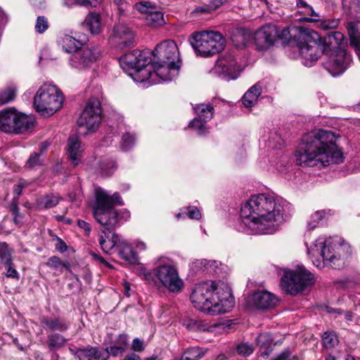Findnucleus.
Returning a JSON list of instances; mask_svg holds the SVG:
<instances>
[{
    "instance_id": "obj_46",
    "label": "nucleus",
    "mask_w": 360,
    "mask_h": 360,
    "mask_svg": "<svg viewBox=\"0 0 360 360\" xmlns=\"http://www.w3.org/2000/svg\"><path fill=\"white\" fill-rule=\"evenodd\" d=\"M257 343L261 349H262L263 347H271L273 344V339L270 334L262 333L258 335L257 338Z\"/></svg>"
},
{
    "instance_id": "obj_26",
    "label": "nucleus",
    "mask_w": 360,
    "mask_h": 360,
    "mask_svg": "<svg viewBox=\"0 0 360 360\" xmlns=\"http://www.w3.org/2000/svg\"><path fill=\"white\" fill-rule=\"evenodd\" d=\"M82 25L92 34H98L102 32L103 24L100 13L90 12L85 18Z\"/></svg>"
},
{
    "instance_id": "obj_29",
    "label": "nucleus",
    "mask_w": 360,
    "mask_h": 360,
    "mask_svg": "<svg viewBox=\"0 0 360 360\" xmlns=\"http://www.w3.org/2000/svg\"><path fill=\"white\" fill-rule=\"evenodd\" d=\"M262 94V88L259 84L253 85L243 96L242 101L245 107L250 108L255 105Z\"/></svg>"
},
{
    "instance_id": "obj_34",
    "label": "nucleus",
    "mask_w": 360,
    "mask_h": 360,
    "mask_svg": "<svg viewBox=\"0 0 360 360\" xmlns=\"http://www.w3.org/2000/svg\"><path fill=\"white\" fill-rule=\"evenodd\" d=\"M205 354V351L202 348L190 347L183 353L180 360H199Z\"/></svg>"
},
{
    "instance_id": "obj_51",
    "label": "nucleus",
    "mask_w": 360,
    "mask_h": 360,
    "mask_svg": "<svg viewBox=\"0 0 360 360\" xmlns=\"http://www.w3.org/2000/svg\"><path fill=\"white\" fill-rule=\"evenodd\" d=\"M117 168L115 162L110 161L108 163L103 162L101 164V169L105 175H111Z\"/></svg>"
},
{
    "instance_id": "obj_21",
    "label": "nucleus",
    "mask_w": 360,
    "mask_h": 360,
    "mask_svg": "<svg viewBox=\"0 0 360 360\" xmlns=\"http://www.w3.org/2000/svg\"><path fill=\"white\" fill-rule=\"evenodd\" d=\"M151 66L153 68V72L150 71L152 74V78L153 75L159 77L163 81L172 80V78L176 75L179 66L177 64H174L172 68L168 67L163 63H156V60H151Z\"/></svg>"
},
{
    "instance_id": "obj_45",
    "label": "nucleus",
    "mask_w": 360,
    "mask_h": 360,
    "mask_svg": "<svg viewBox=\"0 0 360 360\" xmlns=\"http://www.w3.org/2000/svg\"><path fill=\"white\" fill-rule=\"evenodd\" d=\"M135 137L129 133L124 134L122 137L121 148L123 151L129 150L134 144Z\"/></svg>"
},
{
    "instance_id": "obj_20",
    "label": "nucleus",
    "mask_w": 360,
    "mask_h": 360,
    "mask_svg": "<svg viewBox=\"0 0 360 360\" xmlns=\"http://www.w3.org/2000/svg\"><path fill=\"white\" fill-rule=\"evenodd\" d=\"M278 302L273 294L267 291H257L251 297L252 304L261 309H266L274 307Z\"/></svg>"
},
{
    "instance_id": "obj_19",
    "label": "nucleus",
    "mask_w": 360,
    "mask_h": 360,
    "mask_svg": "<svg viewBox=\"0 0 360 360\" xmlns=\"http://www.w3.org/2000/svg\"><path fill=\"white\" fill-rule=\"evenodd\" d=\"M101 234L99 236V244L103 252L108 254H111L114 248L120 242L118 235L115 233L117 227L113 229H108V226H102Z\"/></svg>"
},
{
    "instance_id": "obj_30",
    "label": "nucleus",
    "mask_w": 360,
    "mask_h": 360,
    "mask_svg": "<svg viewBox=\"0 0 360 360\" xmlns=\"http://www.w3.org/2000/svg\"><path fill=\"white\" fill-rule=\"evenodd\" d=\"M48 146L46 143H42L39 146L38 151L32 153L26 162V167L28 168H34L42 165L44 161L43 155L46 151Z\"/></svg>"
},
{
    "instance_id": "obj_23",
    "label": "nucleus",
    "mask_w": 360,
    "mask_h": 360,
    "mask_svg": "<svg viewBox=\"0 0 360 360\" xmlns=\"http://www.w3.org/2000/svg\"><path fill=\"white\" fill-rule=\"evenodd\" d=\"M78 360H107L108 356L105 353L103 348L97 347L87 346L86 347L79 349L76 352Z\"/></svg>"
},
{
    "instance_id": "obj_24",
    "label": "nucleus",
    "mask_w": 360,
    "mask_h": 360,
    "mask_svg": "<svg viewBox=\"0 0 360 360\" xmlns=\"http://www.w3.org/2000/svg\"><path fill=\"white\" fill-rule=\"evenodd\" d=\"M16 118L17 112L13 108L0 111V130L8 133L13 132Z\"/></svg>"
},
{
    "instance_id": "obj_63",
    "label": "nucleus",
    "mask_w": 360,
    "mask_h": 360,
    "mask_svg": "<svg viewBox=\"0 0 360 360\" xmlns=\"http://www.w3.org/2000/svg\"><path fill=\"white\" fill-rule=\"evenodd\" d=\"M338 22L337 20H328L323 22V27L326 29H332L338 25Z\"/></svg>"
},
{
    "instance_id": "obj_59",
    "label": "nucleus",
    "mask_w": 360,
    "mask_h": 360,
    "mask_svg": "<svg viewBox=\"0 0 360 360\" xmlns=\"http://www.w3.org/2000/svg\"><path fill=\"white\" fill-rule=\"evenodd\" d=\"M189 326L191 328L199 331H205L207 330L205 325L200 321H192V323H191Z\"/></svg>"
},
{
    "instance_id": "obj_42",
    "label": "nucleus",
    "mask_w": 360,
    "mask_h": 360,
    "mask_svg": "<svg viewBox=\"0 0 360 360\" xmlns=\"http://www.w3.org/2000/svg\"><path fill=\"white\" fill-rule=\"evenodd\" d=\"M60 200L61 198L57 195L49 194L41 199V204L44 208L49 209L56 206Z\"/></svg>"
},
{
    "instance_id": "obj_36",
    "label": "nucleus",
    "mask_w": 360,
    "mask_h": 360,
    "mask_svg": "<svg viewBox=\"0 0 360 360\" xmlns=\"http://www.w3.org/2000/svg\"><path fill=\"white\" fill-rule=\"evenodd\" d=\"M66 342L65 338L58 334L53 333L48 336L47 345L50 349H58L64 346Z\"/></svg>"
},
{
    "instance_id": "obj_56",
    "label": "nucleus",
    "mask_w": 360,
    "mask_h": 360,
    "mask_svg": "<svg viewBox=\"0 0 360 360\" xmlns=\"http://www.w3.org/2000/svg\"><path fill=\"white\" fill-rule=\"evenodd\" d=\"M131 348L135 352H142L144 349L143 341L139 338H135L132 342Z\"/></svg>"
},
{
    "instance_id": "obj_33",
    "label": "nucleus",
    "mask_w": 360,
    "mask_h": 360,
    "mask_svg": "<svg viewBox=\"0 0 360 360\" xmlns=\"http://www.w3.org/2000/svg\"><path fill=\"white\" fill-rule=\"evenodd\" d=\"M13 250L6 242L0 243V262L3 265H13Z\"/></svg>"
},
{
    "instance_id": "obj_49",
    "label": "nucleus",
    "mask_w": 360,
    "mask_h": 360,
    "mask_svg": "<svg viewBox=\"0 0 360 360\" xmlns=\"http://www.w3.org/2000/svg\"><path fill=\"white\" fill-rule=\"evenodd\" d=\"M135 8L141 13H146L148 15L151 10H155V6H152V4L149 1H141L135 4Z\"/></svg>"
},
{
    "instance_id": "obj_4",
    "label": "nucleus",
    "mask_w": 360,
    "mask_h": 360,
    "mask_svg": "<svg viewBox=\"0 0 360 360\" xmlns=\"http://www.w3.org/2000/svg\"><path fill=\"white\" fill-rule=\"evenodd\" d=\"M96 202L94 206V217L101 226H108V229L118 226V212L113 209L116 205H122V200L119 193L110 195L101 188L95 191Z\"/></svg>"
},
{
    "instance_id": "obj_57",
    "label": "nucleus",
    "mask_w": 360,
    "mask_h": 360,
    "mask_svg": "<svg viewBox=\"0 0 360 360\" xmlns=\"http://www.w3.org/2000/svg\"><path fill=\"white\" fill-rule=\"evenodd\" d=\"M212 9L211 8L210 6H199L194 9L193 11V13L196 14H205V13H210L212 12Z\"/></svg>"
},
{
    "instance_id": "obj_10",
    "label": "nucleus",
    "mask_w": 360,
    "mask_h": 360,
    "mask_svg": "<svg viewBox=\"0 0 360 360\" xmlns=\"http://www.w3.org/2000/svg\"><path fill=\"white\" fill-rule=\"evenodd\" d=\"M314 283V275L304 266L295 270L285 269L281 278V286L288 294L295 295Z\"/></svg>"
},
{
    "instance_id": "obj_41",
    "label": "nucleus",
    "mask_w": 360,
    "mask_h": 360,
    "mask_svg": "<svg viewBox=\"0 0 360 360\" xmlns=\"http://www.w3.org/2000/svg\"><path fill=\"white\" fill-rule=\"evenodd\" d=\"M323 344L326 348L334 347L338 342V338L333 331H326L322 335Z\"/></svg>"
},
{
    "instance_id": "obj_12",
    "label": "nucleus",
    "mask_w": 360,
    "mask_h": 360,
    "mask_svg": "<svg viewBox=\"0 0 360 360\" xmlns=\"http://www.w3.org/2000/svg\"><path fill=\"white\" fill-rule=\"evenodd\" d=\"M101 108L98 99L91 98L77 120L79 127H84L86 132H93L98 129L101 120Z\"/></svg>"
},
{
    "instance_id": "obj_15",
    "label": "nucleus",
    "mask_w": 360,
    "mask_h": 360,
    "mask_svg": "<svg viewBox=\"0 0 360 360\" xmlns=\"http://www.w3.org/2000/svg\"><path fill=\"white\" fill-rule=\"evenodd\" d=\"M351 63V56L345 49L333 51L324 63L325 69L333 77L342 74Z\"/></svg>"
},
{
    "instance_id": "obj_62",
    "label": "nucleus",
    "mask_w": 360,
    "mask_h": 360,
    "mask_svg": "<svg viewBox=\"0 0 360 360\" xmlns=\"http://www.w3.org/2000/svg\"><path fill=\"white\" fill-rule=\"evenodd\" d=\"M57 243L56 245V249L60 252H64L67 250L68 246L66 243L60 238H58Z\"/></svg>"
},
{
    "instance_id": "obj_37",
    "label": "nucleus",
    "mask_w": 360,
    "mask_h": 360,
    "mask_svg": "<svg viewBox=\"0 0 360 360\" xmlns=\"http://www.w3.org/2000/svg\"><path fill=\"white\" fill-rule=\"evenodd\" d=\"M248 37L249 33L246 30L237 29L236 32L231 35V39L236 46L240 47L245 46Z\"/></svg>"
},
{
    "instance_id": "obj_28",
    "label": "nucleus",
    "mask_w": 360,
    "mask_h": 360,
    "mask_svg": "<svg viewBox=\"0 0 360 360\" xmlns=\"http://www.w3.org/2000/svg\"><path fill=\"white\" fill-rule=\"evenodd\" d=\"M15 125L13 132L22 134L33 127L34 118L24 114L17 113Z\"/></svg>"
},
{
    "instance_id": "obj_61",
    "label": "nucleus",
    "mask_w": 360,
    "mask_h": 360,
    "mask_svg": "<svg viewBox=\"0 0 360 360\" xmlns=\"http://www.w3.org/2000/svg\"><path fill=\"white\" fill-rule=\"evenodd\" d=\"M77 225L79 228L84 229L87 234H89L91 230V225L84 220L79 219L77 221Z\"/></svg>"
},
{
    "instance_id": "obj_22",
    "label": "nucleus",
    "mask_w": 360,
    "mask_h": 360,
    "mask_svg": "<svg viewBox=\"0 0 360 360\" xmlns=\"http://www.w3.org/2000/svg\"><path fill=\"white\" fill-rule=\"evenodd\" d=\"M83 148L79 138L72 135L68 140V154L74 166L78 165L82 158Z\"/></svg>"
},
{
    "instance_id": "obj_27",
    "label": "nucleus",
    "mask_w": 360,
    "mask_h": 360,
    "mask_svg": "<svg viewBox=\"0 0 360 360\" xmlns=\"http://www.w3.org/2000/svg\"><path fill=\"white\" fill-rule=\"evenodd\" d=\"M344 39V35L340 32H331L327 36L322 37L328 51H336V49H339V46L342 44Z\"/></svg>"
},
{
    "instance_id": "obj_5",
    "label": "nucleus",
    "mask_w": 360,
    "mask_h": 360,
    "mask_svg": "<svg viewBox=\"0 0 360 360\" xmlns=\"http://www.w3.org/2000/svg\"><path fill=\"white\" fill-rule=\"evenodd\" d=\"M349 246L344 243L338 241H330L319 238L315 240L314 245L308 248V254L311 258L316 259V266L322 267L326 262L333 264V269L340 268V262L342 254L347 251Z\"/></svg>"
},
{
    "instance_id": "obj_9",
    "label": "nucleus",
    "mask_w": 360,
    "mask_h": 360,
    "mask_svg": "<svg viewBox=\"0 0 360 360\" xmlns=\"http://www.w3.org/2000/svg\"><path fill=\"white\" fill-rule=\"evenodd\" d=\"M144 277L149 282L153 281L158 288H165L172 292H179L184 287L177 269L171 264L160 265L152 272L145 274Z\"/></svg>"
},
{
    "instance_id": "obj_25",
    "label": "nucleus",
    "mask_w": 360,
    "mask_h": 360,
    "mask_svg": "<svg viewBox=\"0 0 360 360\" xmlns=\"http://www.w3.org/2000/svg\"><path fill=\"white\" fill-rule=\"evenodd\" d=\"M40 323L43 327L51 331L58 330L64 332L69 328V323L60 317L51 318L43 316L40 319Z\"/></svg>"
},
{
    "instance_id": "obj_52",
    "label": "nucleus",
    "mask_w": 360,
    "mask_h": 360,
    "mask_svg": "<svg viewBox=\"0 0 360 360\" xmlns=\"http://www.w3.org/2000/svg\"><path fill=\"white\" fill-rule=\"evenodd\" d=\"M46 265L53 269H58L60 266H63L67 268V265L56 256L51 257L46 262Z\"/></svg>"
},
{
    "instance_id": "obj_60",
    "label": "nucleus",
    "mask_w": 360,
    "mask_h": 360,
    "mask_svg": "<svg viewBox=\"0 0 360 360\" xmlns=\"http://www.w3.org/2000/svg\"><path fill=\"white\" fill-rule=\"evenodd\" d=\"M290 355L291 354L289 350H285L272 360H292V359Z\"/></svg>"
},
{
    "instance_id": "obj_43",
    "label": "nucleus",
    "mask_w": 360,
    "mask_h": 360,
    "mask_svg": "<svg viewBox=\"0 0 360 360\" xmlns=\"http://www.w3.org/2000/svg\"><path fill=\"white\" fill-rule=\"evenodd\" d=\"M325 212L323 211H316L310 217V219L307 222V229L313 230L315 229L319 223L324 217Z\"/></svg>"
},
{
    "instance_id": "obj_38",
    "label": "nucleus",
    "mask_w": 360,
    "mask_h": 360,
    "mask_svg": "<svg viewBox=\"0 0 360 360\" xmlns=\"http://www.w3.org/2000/svg\"><path fill=\"white\" fill-rule=\"evenodd\" d=\"M121 258L130 264H136L139 262L136 253L129 247H126L120 251Z\"/></svg>"
},
{
    "instance_id": "obj_1",
    "label": "nucleus",
    "mask_w": 360,
    "mask_h": 360,
    "mask_svg": "<svg viewBox=\"0 0 360 360\" xmlns=\"http://www.w3.org/2000/svg\"><path fill=\"white\" fill-rule=\"evenodd\" d=\"M335 139L332 131L323 129L306 134L295 152L297 164L319 167L342 162V152L338 148Z\"/></svg>"
},
{
    "instance_id": "obj_58",
    "label": "nucleus",
    "mask_w": 360,
    "mask_h": 360,
    "mask_svg": "<svg viewBox=\"0 0 360 360\" xmlns=\"http://www.w3.org/2000/svg\"><path fill=\"white\" fill-rule=\"evenodd\" d=\"M188 216L189 218L193 219H199L201 217V214L200 210L197 207H191L188 211Z\"/></svg>"
},
{
    "instance_id": "obj_32",
    "label": "nucleus",
    "mask_w": 360,
    "mask_h": 360,
    "mask_svg": "<svg viewBox=\"0 0 360 360\" xmlns=\"http://www.w3.org/2000/svg\"><path fill=\"white\" fill-rule=\"evenodd\" d=\"M61 44L62 48L65 51L68 53H75L79 50L81 43L75 38L70 35H65L61 39Z\"/></svg>"
},
{
    "instance_id": "obj_55",
    "label": "nucleus",
    "mask_w": 360,
    "mask_h": 360,
    "mask_svg": "<svg viewBox=\"0 0 360 360\" xmlns=\"http://www.w3.org/2000/svg\"><path fill=\"white\" fill-rule=\"evenodd\" d=\"M74 1L79 6L96 7L97 4L101 3V0H74Z\"/></svg>"
},
{
    "instance_id": "obj_11",
    "label": "nucleus",
    "mask_w": 360,
    "mask_h": 360,
    "mask_svg": "<svg viewBox=\"0 0 360 360\" xmlns=\"http://www.w3.org/2000/svg\"><path fill=\"white\" fill-rule=\"evenodd\" d=\"M150 63L148 52L137 49L122 56L120 58V65L123 68L134 69L136 73L141 74V81L149 79L151 77L150 70L147 68Z\"/></svg>"
},
{
    "instance_id": "obj_53",
    "label": "nucleus",
    "mask_w": 360,
    "mask_h": 360,
    "mask_svg": "<svg viewBox=\"0 0 360 360\" xmlns=\"http://www.w3.org/2000/svg\"><path fill=\"white\" fill-rule=\"evenodd\" d=\"M6 267V272L5 273V276L7 278H13L15 280H19L20 276L19 273L13 267V265H4Z\"/></svg>"
},
{
    "instance_id": "obj_48",
    "label": "nucleus",
    "mask_w": 360,
    "mask_h": 360,
    "mask_svg": "<svg viewBox=\"0 0 360 360\" xmlns=\"http://www.w3.org/2000/svg\"><path fill=\"white\" fill-rule=\"evenodd\" d=\"M207 122H204V120H202L199 118H194L190 123H189V127L193 128L194 129H196L199 131L200 134H202L205 132V123Z\"/></svg>"
},
{
    "instance_id": "obj_44",
    "label": "nucleus",
    "mask_w": 360,
    "mask_h": 360,
    "mask_svg": "<svg viewBox=\"0 0 360 360\" xmlns=\"http://www.w3.org/2000/svg\"><path fill=\"white\" fill-rule=\"evenodd\" d=\"M49 23L45 16H38L34 26L35 30L39 34H42L48 30Z\"/></svg>"
},
{
    "instance_id": "obj_13",
    "label": "nucleus",
    "mask_w": 360,
    "mask_h": 360,
    "mask_svg": "<svg viewBox=\"0 0 360 360\" xmlns=\"http://www.w3.org/2000/svg\"><path fill=\"white\" fill-rule=\"evenodd\" d=\"M153 60L156 63H163L168 67L172 68L176 64V60L179 59V52L174 41L167 39L158 44L153 52Z\"/></svg>"
},
{
    "instance_id": "obj_17",
    "label": "nucleus",
    "mask_w": 360,
    "mask_h": 360,
    "mask_svg": "<svg viewBox=\"0 0 360 360\" xmlns=\"http://www.w3.org/2000/svg\"><path fill=\"white\" fill-rule=\"evenodd\" d=\"M281 37L278 27L273 24H267L259 29L254 35L257 49L264 51L272 46Z\"/></svg>"
},
{
    "instance_id": "obj_64",
    "label": "nucleus",
    "mask_w": 360,
    "mask_h": 360,
    "mask_svg": "<svg viewBox=\"0 0 360 360\" xmlns=\"http://www.w3.org/2000/svg\"><path fill=\"white\" fill-rule=\"evenodd\" d=\"M124 360H141V359L138 354H136L135 353H131V354H127L125 356Z\"/></svg>"
},
{
    "instance_id": "obj_54",
    "label": "nucleus",
    "mask_w": 360,
    "mask_h": 360,
    "mask_svg": "<svg viewBox=\"0 0 360 360\" xmlns=\"http://www.w3.org/2000/svg\"><path fill=\"white\" fill-rule=\"evenodd\" d=\"M296 5L299 8L302 9V11H300L301 13L309 15L311 6L306 1L304 0H296Z\"/></svg>"
},
{
    "instance_id": "obj_16",
    "label": "nucleus",
    "mask_w": 360,
    "mask_h": 360,
    "mask_svg": "<svg viewBox=\"0 0 360 360\" xmlns=\"http://www.w3.org/2000/svg\"><path fill=\"white\" fill-rule=\"evenodd\" d=\"M240 72V65H238L235 58L229 53L222 56L216 62V65L212 70L214 74L219 75L226 80L236 79Z\"/></svg>"
},
{
    "instance_id": "obj_8",
    "label": "nucleus",
    "mask_w": 360,
    "mask_h": 360,
    "mask_svg": "<svg viewBox=\"0 0 360 360\" xmlns=\"http://www.w3.org/2000/svg\"><path fill=\"white\" fill-rule=\"evenodd\" d=\"M226 40L221 33L215 31H202L193 34L191 44L195 53L203 57H210L222 51Z\"/></svg>"
},
{
    "instance_id": "obj_14",
    "label": "nucleus",
    "mask_w": 360,
    "mask_h": 360,
    "mask_svg": "<svg viewBox=\"0 0 360 360\" xmlns=\"http://www.w3.org/2000/svg\"><path fill=\"white\" fill-rule=\"evenodd\" d=\"M101 56V47L89 45L75 51L71 57V65L77 69L89 67Z\"/></svg>"
},
{
    "instance_id": "obj_6",
    "label": "nucleus",
    "mask_w": 360,
    "mask_h": 360,
    "mask_svg": "<svg viewBox=\"0 0 360 360\" xmlns=\"http://www.w3.org/2000/svg\"><path fill=\"white\" fill-rule=\"evenodd\" d=\"M300 39L298 48L306 66H311L323 53L328 51L322 37L313 30L305 29Z\"/></svg>"
},
{
    "instance_id": "obj_18",
    "label": "nucleus",
    "mask_w": 360,
    "mask_h": 360,
    "mask_svg": "<svg viewBox=\"0 0 360 360\" xmlns=\"http://www.w3.org/2000/svg\"><path fill=\"white\" fill-rule=\"evenodd\" d=\"M111 39L119 49L130 48L136 44L134 33L124 23H116L112 28Z\"/></svg>"
},
{
    "instance_id": "obj_3",
    "label": "nucleus",
    "mask_w": 360,
    "mask_h": 360,
    "mask_svg": "<svg viewBox=\"0 0 360 360\" xmlns=\"http://www.w3.org/2000/svg\"><path fill=\"white\" fill-rule=\"evenodd\" d=\"M220 289L207 283L197 284L191 295V302L196 309L209 314H225L233 307V297L228 286L221 296Z\"/></svg>"
},
{
    "instance_id": "obj_7",
    "label": "nucleus",
    "mask_w": 360,
    "mask_h": 360,
    "mask_svg": "<svg viewBox=\"0 0 360 360\" xmlns=\"http://www.w3.org/2000/svg\"><path fill=\"white\" fill-rule=\"evenodd\" d=\"M63 101L61 91L54 85L44 84L34 98V105L37 112L49 117L61 108Z\"/></svg>"
},
{
    "instance_id": "obj_2",
    "label": "nucleus",
    "mask_w": 360,
    "mask_h": 360,
    "mask_svg": "<svg viewBox=\"0 0 360 360\" xmlns=\"http://www.w3.org/2000/svg\"><path fill=\"white\" fill-rule=\"evenodd\" d=\"M283 206L272 196L253 195L240 210L243 224L252 234H272L283 221Z\"/></svg>"
},
{
    "instance_id": "obj_31",
    "label": "nucleus",
    "mask_w": 360,
    "mask_h": 360,
    "mask_svg": "<svg viewBox=\"0 0 360 360\" xmlns=\"http://www.w3.org/2000/svg\"><path fill=\"white\" fill-rule=\"evenodd\" d=\"M193 109L197 115V118L204 120V122H208L213 117L214 108L210 105L202 103L196 105Z\"/></svg>"
},
{
    "instance_id": "obj_50",
    "label": "nucleus",
    "mask_w": 360,
    "mask_h": 360,
    "mask_svg": "<svg viewBox=\"0 0 360 360\" xmlns=\"http://www.w3.org/2000/svg\"><path fill=\"white\" fill-rule=\"evenodd\" d=\"M125 351L123 346H110L104 349L105 353L109 356L111 354L113 356H117L119 354H122Z\"/></svg>"
},
{
    "instance_id": "obj_35",
    "label": "nucleus",
    "mask_w": 360,
    "mask_h": 360,
    "mask_svg": "<svg viewBox=\"0 0 360 360\" xmlns=\"http://www.w3.org/2000/svg\"><path fill=\"white\" fill-rule=\"evenodd\" d=\"M146 20L148 24L153 26L165 24L163 13L158 11L155 7V10H151L148 15H146Z\"/></svg>"
},
{
    "instance_id": "obj_47",
    "label": "nucleus",
    "mask_w": 360,
    "mask_h": 360,
    "mask_svg": "<svg viewBox=\"0 0 360 360\" xmlns=\"http://www.w3.org/2000/svg\"><path fill=\"white\" fill-rule=\"evenodd\" d=\"M236 349L239 355L246 356L252 354L254 347L248 343H240L236 346Z\"/></svg>"
},
{
    "instance_id": "obj_39",
    "label": "nucleus",
    "mask_w": 360,
    "mask_h": 360,
    "mask_svg": "<svg viewBox=\"0 0 360 360\" xmlns=\"http://www.w3.org/2000/svg\"><path fill=\"white\" fill-rule=\"evenodd\" d=\"M16 96V90L13 87H8L0 92V105L7 104L13 101Z\"/></svg>"
},
{
    "instance_id": "obj_40",
    "label": "nucleus",
    "mask_w": 360,
    "mask_h": 360,
    "mask_svg": "<svg viewBox=\"0 0 360 360\" xmlns=\"http://www.w3.org/2000/svg\"><path fill=\"white\" fill-rule=\"evenodd\" d=\"M348 34L349 36L350 45L355 49L360 47V32L354 26L348 27Z\"/></svg>"
}]
</instances>
